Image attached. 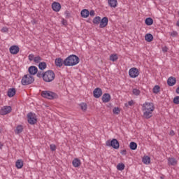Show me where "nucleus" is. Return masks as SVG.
<instances>
[{
  "instance_id": "c756f323",
  "label": "nucleus",
  "mask_w": 179,
  "mask_h": 179,
  "mask_svg": "<svg viewBox=\"0 0 179 179\" xmlns=\"http://www.w3.org/2000/svg\"><path fill=\"white\" fill-rule=\"evenodd\" d=\"M101 20V17H100L99 16H96L93 19V24H100V21Z\"/></svg>"
},
{
  "instance_id": "49530a36",
  "label": "nucleus",
  "mask_w": 179,
  "mask_h": 179,
  "mask_svg": "<svg viewBox=\"0 0 179 179\" xmlns=\"http://www.w3.org/2000/svg\"><path fill=\"white\" fill-rule=\"evenodd\" d=\"M90 16H92L93 17V16H94V15H96V13H94V10H92L90 12Z\"/></svg>"
},
{
  "instance_id": "c9c22d12",
  "label": "nucleus",
  "mask_w": 179,
  "mask_h": 179,
  "mask_svg": "<svg viewBox=\"0 0 179 179\" xmlns=\"http://www.w3.org/2000/svg\"><path fill=\"white\" fill-rule=\"evenodd\" d=\"M120 108L118 107H115L113 109V114H116V115H118L120 113Z\"/></svg>"
},
{
  "instance_id": "0eeeda50",
  "label": "nucleus",
  "mask_w": 179,
  "mask_h": 179,
  "mask_svg": "<svg viewBox=\"0 0 179 179\" xmlns=\"http://www.w3.org/2000/svg\"><path fill=\"white\" fill-rule=\"evenodd\" d=\"M27 121L30 125H34V124H37V116H36L34 113H29L27 115Z\"/></svg>"
},
{
  "instance_id": "de8ad7c7",
  "label": "nucleus",
  "mask_w": 179,
  "mask_h": 179,
  "mask_svg": "<svg viewBox=\"0 0 179 179\" xmlns=\"http://www.w3.org/2000/svg\"><path fill=\"white\" fill-rule=\"evenodd\" d=\"M65 15L66 17H71V13H69V11L68 10L65 11Z\"/></svg>"
},
{
  "instance_id": "7ed1b4c3",
  "label": "nucleus",
  "mask_w": 179,
  "mask_h": 179,
  "mask_svg": "<svg viewBox=\"0 0 179 179\" xmlns=\"http://www.w3.org/2000/svg\"><path fill=\"white\" fill-rule=\"evenodd\" d=\"M34 82V77L33 76L25 74L21 80V85H22V86H28V85H31Z\"/></svg>"
},
{
  "instance_id": "dca6fc26",
  "label": "nucleus",
  "mask_w": 179,
  "mask_h": 179,
  "mask_svg": "<svg viewBox=\"0 0 179 179\" xmlns=\"http://www.w3.org/2000/svg\"><path fill=\"white\" fill-rule=\"evenodd\" d=\"M177 159L174 157H169L168 159V164L169 166H177Z\"/></svg>"
},
{
  "instance_id": "864d4df0",
  "label": "nucleus",
  "mask_w": 179,
  "mask_h": 179,
  "mask_svg": "<svg viewBox=\"0 0 179 179\" xmlns=\"http://www.w3.org/2000/svg\"><path fill=\"white\" fill-rule=\"evenodd\" d=\"M176 26H178V27H179V20L176 22Z\"/></svg>"
},
{
  "instance_id": "a211bd4d",
  "label": "nucleus",
  "mask_w": 179,
  "mask_h": 179,
  "mask_svg": "<svg viewBox=\"0 0 179 179\" xmlns=\"http://www.w3.org/2000/svg\"><path fill=\"white\" fill-rule=\"evenodd\" d=\"M56 66H58L59 68H61L62 65H64V59H62L61 57L57 58L55 60Z\"/></svg>"
},
{
  "instance_id": "a878e982",
  "label": "nucleus",
  "mask_w": 179,
  "mask_h": 179,
  "mask_svg": "<svg viewBox=\"0 0 179 179\" xmlns=\"http://www.w3.org/2000/svg\"><path fill=\"white\" fill-rule=\"evenodd\" d=\"M15 167L22 169L23 167V161L22 159H17L15 162Z\"/></svg>"
},
{
  "instance_id": "f704fd0d",
  "label": "nucleus",
  "mask_w": 179,
  "mask_h": 179,
  "mask_svg": "<svg viewBox=\"0 0 179 179\" xmlns=\"http://www.w3.org/2000/svg\"><path fill=\"white\" fill-rule=\"evenodd\" d=\"M133 94H134V96H139V94H141V90L136 88L133 89Z\"/></svg>"
},
{
  "instance_id": "bb28decb",
  "label": "nucleus",
  "mask_w": 179,
  "mask_h": 179,
  "mask_svg": "<svg viewBox=\"0 0 179 179\" xmlns=\"http://www.w3.org/2000/svg\"><path fill=\"white\" fill-rule=\"evenodd\" d=\"M145 23L147 26H152L153 24V19L152 17H148L145 19Z\"/></svg>"
},
{
  "instance_id": "2f4dec72",
  "label": "nucleus",
  "mask_w": 179,
  "mask_h": 179,
  "mask_svg": "<svg viewBox=\"0 0 179 179\" xmlns=\"http://www.w3.org/2000/svg\"><path fill=\"white\" fill-rule=\"evenodd\" d=\"M152 92L153 93H155V94H157V93H159V92H160V86L159 85H155L153 89H152Z\"/></svg>"
},
{
  "instance_id": "1a4fd4ad",
  "label": "nucleus",
  "mask_w": 179,
  "mask_h": 179,
  "mask_svg": "<svg viewBox=\"0 0 179 179\" xmlns=\"http://www.w3.org/2000/svg\"><path fill=\"white\" fill-rule=\"evenodd\" d=\"M94 97L95 99H99V97H101V95L103 94V91L101 90V88L96 87L93 91Z\"/></svg>"
},
{
  "instance_id": "c85d7f7f",
  "label": "nucleus",
  "mask_w": 179,
  "mask_h": 179,
  "mask_svg": "<svg viewBox=\"0 0 179 179\" xmlns=\"http://www.w3.org/2000/svg\"><path fill=\"white\" fill-rule=\"evenodd\" d=\"M129 148L131 150H136L138 148V144H136V143L135 142H131L129 144Z\"/></svg>"
},
{
  "instance_id": "e433bc0d",
  "label": "nucleus",
  "mask_w": 179,
  "mask_h": 179,
  "mask_svg": "<svg viewBox=\"0 0 179 179\" xmlns=\"http://www.w3.org/2000/svg\"><path fill=\"white\" fill-rule=\"evenodd\" d=\"M80 107H81V110H83V111H86V110H87V105L85 103H82L80 104Z\"/></svg>"
},
{
  "instance_id": "a18cd8bd",
  "label": "nucleus",
  "mask_w": 179,
  "mask_h": 179,
  "mask_svg": "<svg viewBox=\"0 0 179 179\" xmlns=\"http://www.w3.org/2000/svg\"><path fill=\"white\" fill-rule=\"evenodd\" d=\"M120 154L122 155V156H125L127 155V150H121Z\"/></svg>"
},
{
  "instance_id": "f3484780",
  "label": "nucleus",
  "mask_w": 179,
  "mask_h": 179,
  "mask_svg": "<svg viewBox=\"0 0 179 179\" xmlns=\"http://www.w3.org/2000/svg\"><path fill=\"white\" fill-rule=\"evenodd\" d=\"M176 82H177V80H176V78L170 77L167 80V85L169 86H174L176 85Z\"/></svg>"
},
{
  "instance_id": "37998d69",
  "label": "nucleus",
  "mask_w": 179,
  "mask_h": 179,
  "mask_svg": "<svg viewBox=\"0 0 179 179\" xmlns=\"http://www.w3.org/2000/svg\"><path fill=\"white\" fill-rule=\"evenodd\" d=\"M34 55L33 54H30L29 56H28V58L29 59V61H34Z\"/></svg>"
},
{
  "instance_id": "423d86ee",
  "label": "nucleus",
  "mask_w": 179,
  "mask_h": 179,
  "mask_svg": "<svg viewBox=\"0 0 179 179\" xmlns=\"http://www.w3.org/2000/svg\"><path fill=\"white\" fill-rule=\"evenodd\" d=\"M106 146L109 148H113V149H120V142L117 138H113L112 140H108L106 142Z\"/></svg>"
},
{
  "instance_id": "58836bf2",
  "label": "nucleus",
  "mask_w": 179,
  "mask_h": 179,
  "mask_svg": "<svg viewBox=\"0 0 179 179\" xmlns=\"http://www.w3.org/2000/svg\"><path fill=\"white\" fill-rule=\"evenodd\" d=\"M173 102L174 104H179V96H176L173 98Z\"/></svg>"
},
{
  "instance_id": "09e8293b",
  "label": "nucleus",
  "mask_w": 179,
  "mask_h": 179,
  "mask_svg": "<svg viewBox=\"0 0 179 179\" xmlns=\"http://www.w3.org/2000/svg\"><path fill=\"white\" fill-rule=\"evenodd\" d=\"M168 50H169V48H167V47H166V46L162 48V51L164 52H167Z\"/></svg>"
},
{
  "instance_id": "72a5a7b5",
  "label": "nucleus",
  "mask_w": 179,
  "mask_h": 179,
  "mask_svg": "<svg viewBox=\"0 0 179 179\" xmlns=\"http://www.w3.org/2000/svg\"><path fill=\"white\" fill-rule=\"evenodd\" d=\"M41 61H43V59L40 56H36L34 58V62H35V64H40Z\"/></svg>"
},
{
  "instance_id": "4c0bfd02",
  "label": "nucleus",
  "mask_w": 179,
  "mask_h": 179,
  "mask_svg": "<svg viewBox=\"0 0 179 179\" xmlns=\"http://www.w3.org/2000/svg\"><path fill=\"white\" fill-rule=\"evenodd\" d=\"M50 148L52 152H55V150H57V145H55V144H50Z\"/></svg>"
},
{
  "instance_id": "cd10ccee",
  "label": "nucleus",
  "mask_w": 179,
  "mask_h": 179,
  "mask_svg": "<svg viewBox=\"0 0 179 179\" xmlns=\"http://www.w3.org/2000/svg\"><path fill=\"white\" fill-rule=\"evenodd\" d=\"M38 68L41 69V71H44V69L47 68V63L44 62H40L38 64Z\"/></svg>"
},
{
  "instance_id": "c03bdc74",
  "label": "nucleus",
  "mask_w": 179,
  "mask_h": 179,
  "mask_svg": "<svg viewBox=\"0 0 179 179\" xmlns=\"http://www.w3.org/2000/svg\"><path fill=\"white\" fill-rule=\"evenodd\" d=\"M8 30L9 29H8V27H3L1 30V33H8Z\"/></svg>"
},
{
  "instance_id": "4468645a",
  "label": "nucleus",
  "mask_w": 179,
  "mask_h": 179,
  "mask_svg": "<svg viewBox=\"0 0 179 179\" xmlns=\"http://www.w3.org/2000/svg\"><path fill=\"white\" fill-rule=\"evenodd\" d=\"M52 9H53V10L55 12H59V10H61V3H58V2H54L52 3Z\"/></svg>"
},
{
  "instance_id": "aec40b11",
  "label": "nucleus",
  "mask_w": 179,
  "mask_h": 179,
  "mask_svg": "<svg viewBox=\"0 0 179 179\" xmlns=\"http://www.w3.org/2000/svg\"><path fill=\"white\" fill-rule=\"evenodd\" d=\"M15 94H16V89L10 88L8 90L7 95L8 96V97H13V96H15Z\"/></svg>"
},
{
  "instance_id": "473e14b6",
  "label": "nucleus",
  "mask_w": 179,
  "mask_h": 179,
  "mask_svg": "<svg viewBox=\"0 0 179 179\" xmlns=\"http://www.w3.org/2000/svg\"><path fill=\"white\" fill-rule=\"evenodd\" d=\"M117 169L120 171H122V170L125 169V164L121 163V164H118L117 166Z\"/></svg>"
},
{
  "instance_id": "6e6d98bb",
  "label": "nucleus",
  "mask_w": 179,
  "mask_h": 179,
  "mask_svg": "<svg viewBox=\"0 0 179 179\" xmlns=\"http://www.w3.org/2000/svg\"><path fill=\"white\" fill-rule=\"evenodd\" d=\"M0 134H1V129H0Z\"/></svg>"
},
{
  "instance_id": "f8f14e48",
  "label": "nucleus",
  "mask_w": 179,
  "mask_h": 179,
  "mask_svg": "<svg viewBox=\"0 0 179 179\" xmlns=\"http://www.w3.org/2000/svg\"><path fill=\"white\" fill-rule=\"evenodd\" d=\"M20 48H19V46L17 45H13L10 48V54H13V55H16V54L19 53Z\"/></svg>"
},
{
  "instance_id": "603ef678",
  "label": "nucleus",
  "mask_w": 179,
  "mask_h": 179,
  "mask_svg": "<svg viewBox=\"0 0 179 179\" xmlns=\"http://www.w3.org/2000/svg\"><path fill=\"white\" fill-rule=\"evenodd\" d=\"M176 93L178 94H179V86L177 87V89H176Z\"/></svg>"
},
{
  "instance_id": "20e7f679",
  "label": "nucleus",
  "mask_w": 179,
  "mask_h": 179,
  "mask_svg": "<svg viewBox=\"0 0 179 179\" xmlns=\"http://www.w3.org/2000/svg\"><path fill=\"white\" fill-rule=\"evenodd\" d=\"M55 79V73L52 70H48L43 73V80L44 82H52Z\"/></svg>"
},
{
  "instance_id": "39448f33",
  "label": "nucleus",
  "mask_w": 179,
  "mask_h": 179,
  "mask_svg": "<svg viewBox=\"0 0 179 179\" xmlns=\"http://www.w3.org/2000/svg\"><path fill=\"white\" fill-rule=\"evenodd\" d=\"M41 95L44 99H48V100H54L55 99H58V94L51 91H42Z\"/></svg>"
},
{
  "instance_id": "393cba45",
  "label": "nucleus",
  "mask_w": 179,
  "mask_h": 179,
  "mask_svg": "<svg viewBox=\"0 0 179 179\" xmlns=\"http://www.w3.org/2000/svg\"><path fill=\"white\" fill-rule=\"evenodd\" d=\"M143 163L144 164H150V157L149 156H144L142 159Z\"/></svg>"
},
{
  "instance_id": "412c9836",
  "label": "nucleus",
  "mask_w": 179,
  "mask_h": 179,
  "mask_svg": "<svg viewBox=\"0 0 179 179\" xmlns=\"http://www.w3.org/2000/svg\"><path fill=\"white\" fill-rule=\"evenodd\" d=\"M72 164L73 167H79L81 164L80 159L76 158L73 160Z\"/></svg>"
},
{
  "instance_id": "4be33fe9",
  "label": "nucleus",
  "mask_w": 179,
  "mask_h": 179,
  "mask_svg": "<svg viewBox=\"0 0 179 179\" xmlns=\"http://www.w3.org/2000/svg\"><path fill=\"white\" fill-rule=\"evenodd\" d=\"M80 15L83 17L86 18V17H89V15H90V12L89 10L87 9H83Z\"/></svg>"
},
{
  "instance_id": "7c9ffc66",
  "label": "nucleus",
  "mask_w": 179,
  "mask_h": 179,
  "mask_svg": "<svg viewBox=\"0 0 179 179\" xmlns=\"http://www.w3.org/2000/svg\"><path fill=\"white\" fill-rule=\"evenodd\" d=\"M118 59V55L117 54H112L110 56V61H113V62H115Z\"/></svg>"
},
{
  "instance_id": "ddd939ff",
  "label": "nucleus",
  "mask_w": 179,
  "mask_h": 179,
  "mask_svg": "<svg viewBox=\"0 0 179 179\" xmlns=\"http://www.w3.org/2000/svg\"><path fill=\"white\" fill-rule=\"evenodd\" d=\"M28 71L29 75L31 76V75H36V73L38 72V69L35 66H31L29 67Z\"/></svg>"
},
{
  "instance_id": "79ce46f5",
  "label": "nucleus",
  "mask_w": 179,
  "mask_h": 179,
  "mask_svg": "<svg viewBox=\"0 0 179 179\" xmlns=\"http://www.w3.org/2000/svg\"><path fill=\"white\" fill-rule=\"evenodd\" d=\"M171 37H177V36H178V33L176 31H173L171 33Z\"/></svg>"
},
{
  "instance_id": "5701e85b",
  "label": "nucleus",
  "mask_w": 179,
  "mask_h": 179,
  "mask_svg": "<svg viewBox=\"0 0 179 179\" xmlns=\"http://www.w3.org/2000/svg\"><path fill=\"white\" fill-rule=\"evenodd\" d=\"M145 41H148V43L153 41V35H152V34H145Z\"/></svg>"
},
{
  "instance_id": "9b49d317",
  "label": "nucleus",
  "mask_w": 179,
  "mask_h": 179,
  "mask_svg": "<svg viewBox=\"0 0 179 179\" xmlns=\"http://www.w3.org/2000/svg\"><path fill=\"white\" fill-rule=\"evenodd\" d=\"M108 24V17H103L99 22L100 29H104Z\"/></svg>"
},
{
  "instance_id": "2eb2a0df",
  "label": "nucleus",
  "mask_w": 179,
  "mask_h": 179,
  "mask_svg": "<svg viewBox=\"0 0 179 179\" xmlns=\"http://www.w3.org/2000/svg\"><path fill=\"white\" fill-rule=\"evenodd\" d=\"M111 100V95L108 93H105L102 96V101L103 103H108Z\"/></svg>"
},
{
  "instance_id": "6ab92c4d",
  "label": "nucleus",
  "mask_w": 179,
  "mask_h": 179,
  "mask_svg": "<svg viewBox=\"0 0 179 179\" xmlns=\"http://www.w3.org/2000/svg\"><path fill=\"white\" fill-rule=\"evenodd\" d=\"M108 3L110 8H117V5H118L117 0H108Z\"/></svg>"
},
{
  "instance_id": "ea45409f",
  "label": "nucleus",
  "mask_w": 179,
  "mask_h": 179,
  "mask_svg": "<svg viewBox=\"0 0 179 179\" xmlns=\"http://www.w3.org/2000/svg\"><path fill=\"white\" fill-rule=\"evenodd\" d=\"M37 77L38 78H43V79L44 80V73H43V71H38L37 73Z\"/></svg>"
},
{
  "instance_id": "6e6552de",
  "label": "nucleus",
  "mask_w": 179,
  "mask_h": 179,
  "mask_svg": "<svg viewBox=\"0 0 179 179\" xmlns=\"http://www.w3.org/2000/svg\"><path fill=\"white\" fill-rule=\"evenodd\" d=\"M129 75L130 78H138V76H139V70L135 67H133L129 69Z\"/></svg>"
},
{
  "instance_id": "f257e3e1",
  "label": "nucleus",
  "mask_w": 179,
  "mask_h": 179,
  "mask_svg": "<svg viewBox=\"0 0 179 179\" xmlns=\"http://www.w3.org/2000/svg\"><path fill=\"white\" fill-rule=\"evenodd\" d=\"M141 110L143 111V117L145 120H149L153 117V112L155 111V104L152 102H145L141 105Z\"/></svg>"
},
{
  "instance_id": "9d476101",
  "label": "nucleus",
  "mask_w": 179,
  "mask_h": 179,
  "mask_svg": "<svg viewBox=\"0 0 179 179\" xmlns=\"http://www.w3.org/2000/svg\"><path fill=\"white\" fill-rule=\"evenodd\" d=\"M12 111V107L10 106H4L0 110L1 115H6V114H9Z\"/></svg>"
},
{
  "instance_id": "f03ea898",
  "label": "nucleus",
  "mask_w": 179,
  "mask_h": 179,
  "mask_svg": "<svg viewBox=\"0 0 179 179\" xmlns=\"http://www.w3.org/2000/svg\"><path fill=\"white\" fill-rule=\"evenodd\" d=\"M79 62H80L79 57L75 55H71L64 60V66H75V65H78Z\"/></svg>"
},
{
  "instance_id": "b1692460",
  "label": "nucleus",
  "mask_w": 179,
  "mask_h": 179,
  "mask_svg": "<svg viewBox=\"0 0 179 179\" xmlns=\"http://www.w3.org/2000/svg\"><path fill=\"white\" fill-rule=\"evenodd\" d=\"M15 132L16 135H19V134H22V132H23V126L22 125L17 126Z\"/></svg>"
},
{
  "instance_id": "8fccbe9b",
  "label": "nucleus",
  "mask_w": 179,
  "mask_h": 179,
  "mask_svg": "<svg viewBox=\"0 0 179 179\" xmlns=\"http://www.w3.org/2000/svg\"><path fill=\"white\" fill-rule=\"evenodd\" d=\"M62 24H64V26H66V24H68V22H67L66 20H63L62 21Z\"/></svg>"
},
{
  "instance_id": "a19ab883",
  "label": "nucleus",
  "mask_w": 179,
  "mask_h": 179,
  "mask_svg": "<svg viewBox=\"0 0 179 179\" xmlns=\"http://www.w3.org/2000/svg\"><path fill=\"white\" fill-rule=\"evenodd\" d=\"M128 106H130V107H131V106H134V100H131L128 102V103L124 104L125 107H128Z\"/></svg>"
},
{
  "instance_id": "5fc2aeb1",
  "label": "nucleus",
  "mask_w": 179,
  "mask_h": 179,
  "mask_svg": "<svg viewBox=\"0 0 179 179\" xmlns=\"http://www.w3.org/2000/svg\"><path fill=\"white\" fill-rule=\"evenodd\" d=\"M2 146H3V145H2V143H0V149L2 148Z\"/></svg>"
},
{
  "instance_id": "3c124183",
  "label": "nucleus",
  "mask_w": 179,
  "mask_h": 179,
  "mask_svg": "<svg viewBox=\"0 0 179 179\" xmlns=\"http://www.w3.org/2000/svg\"><path fill=\"white\" fill-rule=\"evenodd\" d=\"M175 134H176L174 133V131L171 130V131H170V135H171L172 136H174Z\"/></svg>"
}]
</instances>
